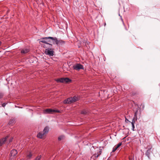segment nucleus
Masks as SVG:
<instances>
[{"label":"nucleus","instance_id":"nucleus-1","mask_svg":"<svg viewBox=\"0 0 160 160\" xmlns=\"http://www.w3.org/2000/svg\"><path fill=\"white\" fill-rule=\"evenodd\" d=\"M50 38L52 40V41L53 42V37H46L44 38H41L40 39V41L39 42V43L40 44H41L40 42H42L47 44L49 45V47L50 48H52V44L49 43L48 42V39Z\"/></svg>","mask_w":160,"mask_h":160},{"label":"nucleus","instance_id":"nucleus-2","mask_svg":"<svg viewBox=\"0 0 160 160\" xmlns=\"http://www.w3.org/2000/svg\"><path fill=\"white\" fill-rule=\"evenodd\" d=\"M65 42L62 40H58L56 37H53V44H56L58 46H62L64 44Z\"/></svg>","mask_w":160,"mask_h":160},{"label":"nucleus","instance_id":"nucleus-3","mask_svg":"<svg viewBox=\"0 0 160 160\" xmlns=\"http://www.w3.org/2000/svg\"><path fill=\"white\" fill-rule=\"evenodd\" d=\"M45 54L49 56H52L54 55V51L53 49H52L51 48H48L45 49Z\"/></svg>","mask_w":160,"mask_h":160},{"label":"nucleus","instance_id":"nucleus-4","mask_svg":"<svg viewBox=\"0 0 160 160\" xmlns=\"http://www.w3.org/2000/svg\"><path fill=\"white\" fill-rule=\"evenodd\" d=\"M56 81L58 82L67 83L71 81V80L68 78H62L58 79Z\"/></svg>","mask_w":160,"mask_h":160},{"label":"nucleus","instance_id":"nucleus-5","mask_svg":"<svg viewBox=\"0 0 160 160\" xmlns=\"http://www.w3.org/2000/svg\"><path fill=\"white\" fill-rule=\"evenodd\" d=\"M59 112V111L58 110H55L51 109H47L44 111V113L45 114L52 113L53 112Z\"/></svg>","mask_w":160,"mask_h":160},{"label":"nucleus","instance_id":"nucleus-6","mask_svg":"<svg viewBox=\"0 0 160 160\" xmlns=\"http://www.w3.org/2000/svg\"><path fill=\"white\" fill-rule=\"evenodd\" d=\"M73 68L74 70L78 71H79L80 69H83V65L79 63L73 66Z\"/></svg>","mask_w":160,"mask_h":160},{"label":"nucleus","instance_id":"nucleus-7","mask_svg":"<svg viewBox=\"0 0 160 160\" xmlns=\"http://www.w3.org/2000/svg\"><path fill=\"white\" fill-rule=\"evenodd\" d=\"M72 98H69L64 100L63 103L65 104H70L73 103Z\"/></svg>","mask_w":160,"mask_h":160},{"label":"nucleus","instance_id":"nucleus-8","mask_svg":"<svg viewBox=\"0 0 160 160\" xmlns=\"http://www.w3.org/2000/svg\"><path fill=\"white\" fill-rule=\"evenodd\" d=\"M17 152L16 150L15 149H13L11 152V157L10 158H12V157H14L17 154Z\"/></svg>","mask_w":160,"mask_h":160},{"label":"nucleus","instance_id":"nucleus-9","mask_svg":"<svg viewBox=\"0 0 160 160\" xmlns=\"http://www.w3.org/2000/svg\"><path fill=\"white\" fill-rule=\"evenodd\" d=\"M45 135L43 132H41L38 134L37 137L40 138H43L45 137Z\"/></svg>","mask_w":160,"mask_h":160},{"label":"nucleus","instance_id":"nucleus-10","mask_svg":"<svg viewBox=\"0 0 160 160\" xmlns=\"http://www.w3.org/2000/svg\"><path fill=\"white\" fill-rule=\"evenodd\" d=\"M8 138V136H7L5 138H2L0 140V146H1L4 143Z\"/></svg>","mask_w":160,"mask_h":160},{"label":"nucleus","instance_id":"nucleus-11","mask_svg":"<svg viewBox=\"0 0 160 160\" xmlns=\"http://www.w3.org/2000/svg\"><path fill=\"white\" fill-rule=\"evenodd\" d=\"M29 51V48H25L22 50L21 52L22 53L25 54L28 52Z\"/></svg>","mask_w":160,"mask_h":160},{"label":"nucleus","instance_id":"nucleus-12","mask_svg":"<svg viewBox=\"0 0 160 160\" xmlns=\"http://www.w3.org/2000/svg\"><path fill=\"white\" fill-rule=\"evenodd\" d=\"M49 128L48 127H45L42 131L45 134H47L49 131Z\"/></svg>","mask_w":160,"mask_h":160},{"label":"nucleus","instance_id":"nucleus-13","mask_svg":"<svg viewBox=\"0 0 160 160\" xmlns=\"http://www.w3.org/2000/svg\"><path fill=\"white\" fill-rule=\"evenodd\" d=\"M135 120H134V119H133L132 121V122H131V124L132 125V130L134 131V129L135 128L134 126V124L135 123Z\"/></svg>","mask_w":160,"mask_h":160},{"label":"nucleus","instance_id":"nucleus-14","mask_svg":"<svg viewBox=\"0 0 160 160\" xmlns=\"http://www.w3.org/2000/svg\"><path fill=\"white\" fill-rule=\"evenodd\" d=\"M101 151H100L99 152H97V154L95 153L93 155V156H94L95 158H97L99 156L101 153Z\"/></svg>","mask_w":160,"mask_h":160},{"label":"nucleus","instance_id":"nucleus-15","mask_svg":"<svg viewBox=\"0 0 160 160\" xmlns=\"http://www.w3.org/2000/svg\"><path fill=\"white\" fill-rule=\"evenodd\" d=\"M151 153V151L150 150H148L146 154L148 156L149 158H150V155Z\"/></svg>","mask_w":160,"mask_h":160},{"label":"nucleus","instance_id":"nucleus-16","mask_svg":"<svg viewBox=\"0 0 160 160\" xmlns=\"http://www.w3.org/2000/svg\"><path fill=\"white\" fill-rule=\"evenodd\" d=\"M72 101L73 102H75L78 100V98L76 96H74L73 97H72Z\"/></svg>","mask_w":160,"mask_h":160},{"label":"nucleus","instance_id":"nucleus-17","mask_svg":"<svg viewBox=\"0 0 160 160\" xmlns=\"http://www.w3.org/2000/svg\"><path fill=\"white\" fill-rule=\"evenodd\" d=\"M32 156V154L31 153L29 152L27 155V158L28 159H30Z\"/></svg>","mask_w":160,"mask_h":160},{"label":"nucleus","instance_id":"nucleus-18","mask_svg":"<svg viewBox=\"0 0 160 160\" xmlns=\"http://www.w3.org/2000/svg\"><path fill=\"white\" fill-rule=\"evenodd\" d=\"M42 156L41 155L38 156L34 160H40Z\"/></svg>","mask_w":160,"mask_h":160},{"label":"nucleus","instance_id":"nucleus-19","mask_svg":"<svg viewBox=\"0 0 160 160\" xmlns=\"http://www.w3.org/2000/svg\"><path fill=\"white\" fill-rule=\"evenodd\" d=\"M64 138V136L63 135L60 136L58 137V139L59 141H61Z\"/></svg>","mask_w":160,"mask_h":160},{"label":"nucleus","instance_id":"nucleus-20","mask_svg":"<svg viewBox=\"0 0 160 160\" xmlns=\"http://www.w3.org/2000/svg\"><path fill=\"white\" fill-rule=\"evenodd\" d=\"M47 42L48 43H50L51 44V43H53V42L52 41V40L50 38L48 39V41Z\"/></svg>","mask_w":160,"mask_h":160},{"label":"nucleus","instance_id":"nucleus-21","mask_svg":"<svg viewBox=\"0 0 160 160\" xmlns=\"http://www.w3.org/2000/svg\"><path fill=\"white\" fill-rule=\"evenodd\" d=\"M152 146L151 145H148L147 147V148L148 149V150H151V149L152 148Z\"/></svg>","mask_w":160,"mask_h":160},{"label":"nucleus","instance_id":"nucleus-22","mask_svg":"<svg viewBox=\"0 0 160 160\" xmlns=\"http://www.w3.org/2000/svg\"><path fill=\"white\" fill-rule=\"evenodd\" d=\"M122 144V142H119L117 146L116 147L118 148Z\"/></svg>","mask_w":160,"mask_h":160},{"label":"nucleus","instance_id":"nucleus-23","mask_svg":"<svg viewBox=\"0 0 160 160\" xmlns=\"http://www.w3.org/2000/svg\"><path fill=\"white\" fill-rule=\"evenodd\" d=\"M87 113V111H86L85 110H83L81 112L82 114H86Z\"/></svg>","mask_w":160,"mask_h":160},{"label":"nucleus","instance_id":"nucleus-24","mask_svg":"<svg viewBox=\"0 0 160 160\" xmlns=\"http://www.w3.org/2000/svg\"><path fill=\"white\" fill-rule=\"evenodd\" d=\"M137 114H136V113H134V117L133 119H134V120H135V119H136V120H137Z\"/></svg>","mask_w":160,"mask_h":160},{"label":"nucleus","instance_id":"nucleus-25","mask_svg":"<svg viewBox=\"0 0 160 160\" xmlns=\"http://www.w3.org/2000/svg\"><path fill=\"white\" fill-rule=\"evenodd\" d=\"M118 148L116 147H115V148H113L112 152H114Z\"/></svg>","mask_w":160,"mask_h":160},{"label":"nucleus","instance_id":"nucleus-26","mask_svg":"<svg viewBox=\"0 0 160 160\" xmlns=\"http://www.w3.org/2000/svg\"><path fill=\"white\" fill-rule=\"evenodd\" d=\"M42 46L43 47V48H47V47L46 46V45L45 44H42Z\"/></svg>","mask_w":160,"mask_h":160},{"label":"nucleus","instance_id":"nucleus-27","mask_svg":"<svg viewBox=\"0 0 160 160\" xmlns=\"http://www.w3.org/2000/svg\"><path fill=\"white\" fill-rule=\"evenodd\" d=\"M125 122L127 123L128 122H130L126 118H125Z\"/></svg>","mask_w":160,"mask_h":160},{"label":"nucleus","instance_id":"nucleus-28","mask_svg":"<svg viewBox=\"0 0 160 160\" xmlns=\"http://www.w3.org/2000/svg\"><path fill=\"white\" fill-rule=\"evenodd\" d=\"M6 104L5 103H3L2 104V107H5V106H6Z\"/></svg>","mask_w":160,"mask_h":160},{"label":"nucleus","instance_id":"nucleus-29","mask_svg":"<svg viewBox=\"0 0 160 160\" xmlns=\"http://www.w3.org/2000/svg\"><path fill=\"white\" fill-rule=\"evenodd\" d=\"M3 96L2 93L0 92V98H1Z\"/></svg>","mask_w":160,"mask_h":160},{"label":"nucleus","instance_id":"nucleus-30","mask_svg":"<svg viewBox=\"0 0 160 160\" xmlns=\"http://www.w3.org/2000/svg\"><path fill=\"white\" fill-rule=\"evenodd\" d=\"M12 138H11L10 139H9V142H12Z\"/></svg>","mask_w":160,"mask_h":160},{"label":"nucleus","instance_id":"nucleus-31","mask_svg":"<svg viewBox=\"0 0 160 160\" xmlns=\"http://www.w3.org/2000/svg\"><path fill=\"white\" fill-rule=\"evenodd\" d=\"M138 110H137L134 113H136V114H137V113H138Z\"/></svg>","mask_w":160,"mask_h":160},{"label":"nucleus","instance_id":"nucleus-32","mask_svg":"<svg viewBox=\"0 0 160 160\" xmlns=\"http://www.w3.org/2000/svg\"><path fill=\"white\" fill-rule=\"evenodd\" d=\"M1 42H0V45H1Z\"/></svg>","mask_w":160,"mask_h":160},{"label":"nucleus","instance_id":"nucleus-33","mask_svg":"<svg viewBox=\"0 0 160 160\" xmlns=\"http://www.w3.org/2000/svg\"><path fill=\"white\" fill-rule=\"evenodd\" d=\"M119 16H120L121 17V16H120V14H119Z\"/></svg>","mask_w":160,"mask_h":160},{"label":"nucleus","instance_id":"nucleus-34","mask_svg":"<svg viewBox=\"0 0 160 160\" xmlns=\"http://www.w3.org/2000/svg\"><path fill=\"white\" fill-rule=\"evenodd\" d=\"M121 19H122V21H123L122 19V18Z\"/></svg>","mask_w":160,"mask_h":160}]
</instances>
